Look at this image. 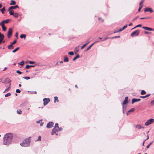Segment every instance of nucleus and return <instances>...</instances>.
Returning a JSON list of instances; mask_svg holds the SVG:
<instances>
[{"label": "nucleus", "instance_id": "56", "mask_svg": "<svg viewBox=\"0 0 154 154\" xmlns=\"http://www.w3.org/2000/svg\"><path fill=\"white\" fill-rule=\"evenodd\" d=\"M11 8V7H10L8 9V11H9L10 12V11H11V10H12V9Z\"/></svg>", "mask_w": 154, "mask_h": 154}, {"label": "nucleus", "instance_id": "12", "mask_svg": "<svg viewBox=\"0 0 154 154\" xmlns=\"http://www.w3.org/2000/svg\"><path fill=\"white\" fill-rule=\"evenodd\" d=\"M145 12L149 11L150 12H153L152 9L149 8H147L144 10Z\"/></svg>", "mask_w": 154, "mask_h": 154}, {"label": "nucleus", "instance_id": "50", "mask_svg": "<svg viewBox=\"0 0 154 154\" xmlns=\"http://www.w3.org/2000/svg\"><path fill=\"white\" fill-rule=\"evenodd\" d=\"M17 42V41L16 40H14V42H12L11 44V45H13L14 44H15V43H16Z\"/></svg>", "mask_w": 154, "mask_h": 154}, {"label": "nucleus", "instance_id": "24", "mask_svg": "<svg viewBox=\"0 0 154 154\" xmlns=\"http://www.w3.org/2000/svg\"><path fill=\"white\" fill-rule=\"evenodd\" d=\"M13 16L17 18L18 17L19 14L17 13H14Z\"/></svg>", "mask_w": 154, "mask_h": 154}, {"label": "nucleus", "instance_id": "3", "mask_svg": "<svg viewBox=\"0 0 154 154\" xmlns=\"http://www.w3.org/2000/svg\"><path fill=\"white\" fill-rule=\"evenodd\" d=\"M154 122V119H151L148 120L145 123V125L147 126L149 125L152 123Z\"/></svg>", "mask_w": 154, "mask_h": 154}, {"label": "nucleus", "instance_id": "11", "mask_svg": "<svg viewBox=\"0 0 154 154\" xmlns=\"http://www.w3.org/2000/svg\"><path fill=\"white\" fill-rule=\"evenodd\" d=\"M140 99L133 98L132 100V103L133 104L135 102H137L140 101Z\"/></svg>", "mask_w": 154, "mask_h": 154}, {"label": "nucleus", "instance_id": "40", "mask_svg": "<svg viewBox=\"0 0 154 154\" xmlns=\"http://www.w3.org/2000/svg\"><path fill=\"white\" fill-rule=\"evenodd\" d=\"M150 104L152 106L154 105V99L151 102Z\"/></svg>", "mask_w": 154, "mask_h": 154}, {"label": "nucleus", "instance_id": "32", "mask_svg": "<svg viewBox=\"0 0 154 154\" xmlns=\"http://www.w3.org/2000/svg\"><path fill=\"white\" fill-rule=\"evenodd\" d=\"M5 36L4 35H2V36L0 37V41L2 42Z\"/></svg>", "mask_w": 154, "mask_h": 154}, {"label": "nucleus", "instance_id": "59", "mask_svg": "<svg viewBox=\"0 0 154 154\" xmlns=\"http://www.w3.org/2000/svg\"><path fill=\"white\" fill-rule=\"evenodd\" d=\"M15 36H16L17 37H18V32H16V34L15 35Z\"/></svg>", "mask_w": 154, "mask_h": 154}, {"label": "nucleus", "instance_id": "41", "mask_svg": "<svg viewBox=\"0 0 154 154\" xmlns=\"http://www.w3.org/2000/svg\"><path fill=\"white\" fill-rule=\"evenodd\" d=\"M135 109L134 108L131 109L130 110L128 111V112H132L134 111Z\"/></svg>", "mask_w": 154, "mask_h": 154}, {"label": "nucleus", "instance_id": "61", "mask_svg": "<svg viewBox=\"0 0 154 154\" xmlns=\"http://www.w3.org/2000/svg\"><path fill=\"white\" fill-rule=\"evenodd\" d=\"M142 7H143V5H140V6L139 8L141 9L142 8Z\"/></svg>", "mask_w": 154, "mask_h": 154}, {"label": "nucleus", "instance_id": "25", "mask_svg": "<svg viewBox=\"0 0 154 154\" xmlns=\"http://www.w3.org/2000/svg\"><path fill=\"white\" fill-rule=\"evenodd\" d=\"M17 113L18 114H21L22 113V112L20 109H18L17 110Z\"/></svg>", "mask_w": 154, "mask_h": 154}, {"label": "nucleus", "instance_id": "34", "mask_svg": "<svg viewBox=\"0 0 154 154\" xmlns=\"http://www.w3.org/2000/svg\"><path fill=\"white\" fill-rule=\"evenodd\" d=\"M14 14V11L12 10L11 11H10L9 14L10 15H13Z\"/></svg>", "mask_w": 154, "mask_h": 154}, {"label": "nucleus", "instance_id": "23", "mask_svg": "<svg viewBox=\"0 0 154 154\" xmlns=\"http://www.w3.org/2000/svg\"><path fill=\"white\" fill-rule=\"evenodd\" d=\"M54 103H55L56 102V101H57V102H59V100L58 99V97H57V96L55 97H54Z\"/></svg>", "mask_w": 154, "mask_h": 154}, {"label": "nucleus", "instance_id": "45", "mask_svg": "<svg viewBox=\"0 0 154 154\" xmlns=\"http://www.w3.org/2000/svg\"><path fill=\"white\" fill-rule=\"evenodd\" d=\"M68 54L70 55H74V53L72 51L69 52L68 53Z\"/></svg>", "mask_w": 154, "mask_h": 154}, {"label": "nucleus", "instance_id": "26", "mask_svg": "<svg viewBox=\"0 0 154 154\" xmlns=\"http://www.w3.org/2000/svg\"><path fill=\"white\" fill-rule=\"evenodd\" d=\"M26 37V35L25 34H22L20 36V38H24V39H25Z\"/></svg>", "mask_w": 154, "mask_h": 154}, {"label": "nucleus", "instance_id": "4", "mask_svg": "<svg viewBox=\"0 0 154 154\" xmlns=\"http://www.w3.org/2000/svg\"><path fill=\"white\" fill-rule=\"evenodd\" d=\"M140 32V31L138 30H136L132 32L131 35V36L134 37V36H137L138 35Z\"/></svg>", "mask_w": 154, "mask_h": 154}, {"label": "nucleus", "instance_id": "37", "mask_svg": "<svg viewBox=\"0 0 154 154\" xmlns=\"http://www.w3.org/2000/svg\"><path fill=\"white\" fill-rule=\"evenodd\" d=\"M153 142V141H152V142H151L149 144V145H148L147 146H146V148H149L150 146V145H151L152 143Z\"/></svg>", "mask_w": 154, "mask_h": 154}, {"label": "nucleus", "instance_id": "60", "mask_svg": "<svg viewBox=\"0 0 154 154\" xmlns=\"http://www.w3.org/2000/svg\"><path fill=\"white\" fill-rule=\"evenodd\" d=\"M125 100H127L128 101V97H125Z\"/></svg>", "mask_w": 154, "mask_h": 154}, {"label": "nucleus", "instance_id": "16", "mask_svg": "<svg viewBox=\"0 0 154 154\" xmlns=\"http://www.w3.org/2000/svg\"><path fill=\"white\" fill-rule=\"evenodd\" d=\"M136 127L139 129L141 128H144L142 126L140 125L139 124L136 125Z\"/></svg>", "mask_w": 154, "mask_h": 154}, {"label": "nucleus", "instance_id": "14", "mask_svg": "<svg viewBox=\"0 0 154 154\" xmlns=\"http://www.w3.org/2000/svg\"><path fill=\"white\" fill-rule=\"evenodd\" d=\"M142 28L145 30L148 31H152V30H153V29L146 26H143L142 27Z\"/></svg>", "mask_w": 154, "mask_h": 154}, {"label": "nucleus", "instance_id": "35", "mask_svg": "<svg viewBox=\"0 0 154 154\" xmlns=\"http://www.w3.org/2000/svg\"><path fill=\"white\" fill-rule=\"evenodd\" d=\"M142 26V25L141 24H139L137 26H135V27H134L131 30H133V29H135V28H137V27H141Z\"/></svg>", "mask_w": 154, "mask_h": 154}, {"label": "nucleus", "instance_id": "43", "mask_svg": "<svg viewBox=\"0 0 154 154\" xmlns=\"http://www.w3.org/2000/svg\"><path fill=\"white\" fill-rule=\"evenodd\" d=\"M0 25H1L2 26H2H5L4 23L3 21H2L1 23H0Z\"/></svg>", "mask_w": 154, "mask_h": 154}, {"label": "nucleus", "instance_id": "62", "mask_svg": "<svg viewBox=\"0 0 154 154\" xmlns=\"http://www.w3.org/2000/svg\"><path fill=\"white\" fill-rule=\"evenodd\" d=\"M138 18V17H137L133 19V20H135L137 18Z\"/></svg>", "mask_w": 154, "mask_h": 154}, {"label": "nucleus", "instance_id": "27", "mask_svg": "<svg viewBox=\"0 0 154 154\" xmlns=\"http://www.w3.org/2000/svg\"><path fill=\"white\" fill-rule=\"evenodd\" d=\"M18 64L20 65L21 66H23L24 64V61L23 60H22L21 62L20 63H18Z\"/></svg>", "mask_w": 154, "mask_h": 154}, {"label": "nucleus", "instance_id": "28", "mask_svg": "<svg viewBox=\"0 0 154 154\" xmlns=\"http://www.w3.org/2000/svg\"><path fill=\"white\" fill-rule=\"evenodd\" d=\"M79 54H77V56L73 59V61L75 60L77 58H79Z\"/></svg>", "mask_w": 154, "mask_h": 154}, {"label": "nucleus", "instance_id": "15", "mask_svg": "<svg viewBox=\"0 0 154 154\" xmlns=\"http://www.w3.org/2000/svg\"><path fill=\"white\" fill-rule=\"evenodd\" d=\"M99 41H96L95 42H94V43H93L92 44H91L89 47H88L87 49H86L85 50V51H88V50H89L90 48H91V47L95 43H96V42H99Z\"/></svg>", "mask_w": 154, "mask_h": 154}, {"label": "nucleus", "instance_id": "29", "mask_svg": "<svg viewBox=\"0 0 154 154\" xmlns=\"http://www.w3.org/2000/svg\"><path fill=\"white\" fill-rule=\"evenodd\" d=\"M69 61V59L66 56H65L64 57V62H68Z\"/></svg>", "mask_w": 154, "mask_h": 154}, {"label": "nucleus", "instance_id": "42", "mask_svg": "<svg viewBox=\"0 0 154 154\" xmlns=\"http://www.w3.org/2000/svg\"><path fill=\"white\" fill-rule=\"evenodd\" d=\"M23 78L25 79L28 80L30 79V77H23Z\"/></svg>", "mask_w": 154, "mask_h": 154}, {"label": "nucleus", "instance_id": "5", "mask_svg": "<svg viewBox=\"0 0 154 154\" xmlns=\"http://www.w3.org/2000/svg\"><path fill=\"white\" fill-rule=\"evenodd\" d=\"M11 81L8 78H7L5 79L2 82L3 83H8L9 84V86L11 85Z\"/></svg>", "mask_w": 154, "mask_h": 154}, {"label": "nucleus", "instance_id": "38", "mask_svg": "<svg viewBox=\"0 0 154 154\" xmlns=\"http://www.w3.org/2000/svg\"><path fill=\"white\" fill-rule=\"evenodd\" d=\"M146 92L145 91L143 90H142L141 92V95H144L146 94Z\"/></svg>", "mask_w": 154, "mask_h": 154}, {"label": "nucleus", "instance_id": "17", "mask_svg": "<svg viewBox=\"0 0 154 154\" xmlns=\"http://www.w3.org/2000/svg\"><path fill=\"white\" fill-rule=\"evenodd\" d=\"M16 2L15 1L13 0H11V2L10 3V5H14L16 4Z\"/></svg>", "mask_w": 154, "mask_h": 154}, {"label": "nucleus", "instance_id": "51", "mask_svg": "<svg viewBox=\"0 0 154 154\" xmlns=\"http://www.w3.org/2000/svg\"><path fill=\"white\" fill-rule=\"evenodd\" d=\"M144 0H141V1H140V5H142V4L143 3Z\"/></svg>", "mask_w": 154, "mask_h": 154}, {"label": "nucleus", "instance_id": "30", "mask_svg": "<svg viewBox=\"0 0 154 154\" xmlns=\"http://www.w3.org/2000/svg\"><path fill=\"white\" fill-rule=\"evenodd\" d=\"M2 14H4V11L5 10V7H3L2 9L0 10Z\"/></svg>", "mask_w": 154, "mask_h": 154}, {"label": "nucleus", "instance_id": "53", "mask_svg": "<svg viewBox=\"0 0 154 154\" xmlns=\"http://www.w3.org/2000/svg\"><path fill=\"white\" fill-rule=\"evenodd\" d=\"M29 63L30 64H32L35 63V62L32 61H30L29 62Z\"/></svg>", "mask_w": 154, "mask_h": 154}, {"label": "nucleus", "instance_id": "54", "mask_svg": "<svg viewBox=\"0 0 154 154\" xmlns=\"http://www.w3.org/2000/svg\"><path fill=\"white\" fill-rule=\"evenodd\" d=\"M30 67V66L29 65H26V69H29V68Z\"/></svg>", "mask_w": 154, "mask_h": 154}, {"label": "nucleus", "instance_id": "46", "mask_svg": "<svg viewBox=\"0 0 154 154\" xmlns=\"http://www.w3.org/2000/svg\"><path fill=\"white\" fill-rule=\"evenodd\" d=\"M41 138H42V137L41 136H39L38 137V139L36 141H40L41 140Z\"/></svg>", "mask_w": 154, "mask_h": 154}, {"label": "nucleus", "instance_id": "39", "mask_svg": "<svg viewBox=\"0 0 154 154\" xmlns=\"http://www.w3.org/2000/svg\"><path fill=\"white\" fill-rule=\"evenodd\" d=\"M11 95V93H8L5 95V97H8L10 96Z\"/></svg>", "mask_w": 154, "mask_h": 154}, {"label": "nucleus", "instance_id": "52", "mask_svg": "<svg viewBox=\"0 0 154 154\" xmlns=\"http://www.w3.org/2000/svg\"><path fill=\"white\" fill-rule=\"evenodd\" d=\"M16 72L18 74H20L22 73V72H20V71L19 70H17L16 71Z\"/></svg>", "mask_w": 154, "mask_h": 154}, {"label": "nucleus", "instance_id": "47", "mask_svg": "<svg viewBox=\"0 0 154 154\" xmlns=\"http://www.w3.org/2000/svg\"><path fill=\"white\" fill-rule=\"evenodd\" d=\"M54 128H59L58 126V124L57 123L55 124V127Z\"/></svg>", "mask_w": 154, "mask_h": 154}, {"label": "nucleus", "instance_id": "9", "mask_svg": "<svg viewBox=\"0 0 154 154\" xmlns=\"http://www.w3.org/2000/svg\"><path fill=\"white\" fill-rule=\"evenodd\" d=\"M58 131H59L58 130V128H54L52 131L51 134L52 135H53L54 134H55L56 135H57V134H56V133L57 132H58Z\"/></svg>", "mask_w": 154, "mask_h": 154}, {"label": "nucleus", "instance_id": "6", "mask_svg": "<svg viewBox=\"0 0 154 154\" xmlns=\"http://www.w3.org/2000/svg\"><path fill=\"white\" fill-rule=\"evenodd\" d=\"M12 29L11 28H9L8 32L7 35L8 38H10L12 35Z\"/></svg>", "mask_w": 154, "mask_h": 154}, {"label": "nucleus", "instance_id": "57", "mask_svg": "<svg viewBox=\"0 0 154 154\" xmlns=\"http://www.w3.org/2000/svg\"><path fill=\"white\" fill-rule=\"evenodd\" d=\"M9 87L8 88H7L5 89V91H4L3 93H4L5 91H8L9 90Z\"/></svg>", "mask_w": 154, "mask_h": 154}, {"label": "nucleus", "instance_id": "58", "mask_svg": "<svg viewBox=\"0 0 154 154\" xmlns=\"http://www.w3.org/2000/svg\"><path fill=\"white\" fill-rule=\"evenodd\" d=\"M148 18V17H141L140 18V19L143 20V19H147Z\"/></svg>", "mask_w": 154, "mask_h": 154}, {"label": "nucleus", "instance_id": "31", "mask_svg": "<svg viewBox=\"0 0 154 154\" xmlns=\"http://www.w3.org/2000/svg\"><path fill=\"white\" fill-rule=\"evenodd\" d=\"M9 21H10V20L9 19H7V20H3V22L4 23H8V22Z\"/></svg>", "mask_w": 154, "mask_h": 154}, {"label": "nucleus", "instance_id": "1", "mask_svg": "<svg viewBox=\"0 0 154 154\" xmlns=\"http://www.w3.org/2000/svg\"><path fill=\"white\" fill-rule=\"evenodd\" d=\"M13 134L11 133L6 134L3 138V144L6 145H8L12 142Z\"/></svg>", "mask_w": 154, "mask_h": 154}, {"label": "nucleus", "instance_id": "49", "mask_svg": "<svg viewBox=\"0 0 154 154\" xmlns=\"http://www.w3.org/2000/svg\"><path fill=\"white\" fill-rule=\"evenodd\" d=\"M16 92L17 93H20V91L19 89H17L16 90Z\"/></svg>", "mask_w": 154, "mask_h": 154}, {"label": "nucleus", "instance_id": "18", "mask_svg": "<svg viewBox=\"0 0 154 154\" xmlns=\"http://www.w3.org/2000/svg\"><path fill=\"white\" fill-rule=\"evenodd\" d=\"M14 48V47L13 46V45H11V44L8 46V48L9 49H13Z\"/></svg>", "mask_w": 154, "mask_h": 154}, {"label": "nucleus", "instance_id": "7", "mask_svg": "<svg viewBox=\"0 0 154 154\" xmlns=\"http://www.w3.org/2000/svg\"><path fill=\"white\" fill-rule=\"evenodd\" d=\"M43 100L44 101V105L45 106L50 101V99L49 98H45L43 99Z\"/></svg>", "mask_w": 154, "mask_h": 154}, {"label": "nucleus", "instance_id": "13", "mask_svg": "<svg viewBox=\"0 0 154 154\" xmlns=\"http://www.w3.org/2000/svg\"><path fill=\"white\" fill-rule=\"evenodd\" d=\"M127 25H125V26H124L122 28L120 29L119 30H118V31H117V32H114V33H116V32H120L122 31L123 30H124L125 28H127Z\"/></svg>", "mask_w": 154, "mask_h": 154}, {"label": "nucleus", "instance_id": "33", "mask_svg": "<svg viewBox=\"0 0 154 154\" xmlns=\"http://www.w3.org/2000/svg\"><path fill=\"white\" fill-rule=\"evenodd\" d=\"M19 47H18L17 48H16L14 50H13V51H12V52L13 53H14L15 52H16L19 49Z\"/></svg>", "mask_w": 154, "mask_h": 154}, {"label": "nucleus", "instance_id": "63", "mask_svg": "<svg viewBox=\"0 0 154 154\" xmlns=\"http://www.w3.org/2000/svg\"><path fill=\"white\" fill-rule=\"evenodd\" d=\"M145 33L146 34H149V32L146 31H145Z\"/></svg>", "mask_w": 154, "mask_h": 154}, {"label": "nucleus", "instance_id": "19", "mask_svg": "<svg viewBox=\"0 0 154 154\" xmlns=\"http://www.w3.org/2000/svg\"><path fill=\"white\" fill-rule=\"evenodd\" d=\"M90 43V42L88 41L87 43L84 44L83 45L81 46V49H83L88 44H89Z\"/></svg>", "mask_w": 154, "mask_h": 154}, {"label": "nucleus", "instance_id": "55", "mask_svg": "<svg viewBox=\"0 0 154 154\" xmlns=\"http://www.w3.org/2000/svg\"><path fill=\"white\" fill-rule=\"evenodd\" d=\"M62 128H58V131H62Z\"/></svg>", "mask_w": 154, "mask_h": 154}, {"label": "nucleus", "instance_id": "10", "mask_svg": "<svg viewBox=\"0 0 154 154\" xmlns=\"http://www.w3.org/2000/svg\"><path fill=\"white\" fill-rule=\"evenodd\" d=\"M128 101L126 100H124V101L123 102V103H122V107H123V113H124V109H126V106H124V105L127 104L128 103Z\"/></svg>", "mask_w": 154, "mask_h": 154}, {"label": "nucleus", "instance_id": "48", "mask_svg": "<svg viewBox=\"0 0 154 154\" xmlns=\"http://www.w3.org/2000/svg\"><path fill=\"white\" fill-rule=\"evenodd\" d=\"M109 38H110V37H106V38H104V39H103V40H102V41H105V40H106L107 39H109Z\"/></svg>", "mask_w": 154, "mask_h": 154}, {"label": "nucleus", "instance_id": "20", "mask_svg": "<svg viewBox=\"0 0 154 154\" xmlns=\"http://www.w3.org/2000/svg\"><path fill=\"white\" fill-rule=\"evenodd\" d=\"M150 95V94H147V95H146L145 96H140V98H146L149 96Z\"/></svg>", "mask_w": 154, "mask_h": 154}, {"label": "nucleus", "instance_id": "36", "mask_svg": "<svg viewBox=\"0 0 154 154\" xmlns=\"http://www.w3.org/2000/svg\"><path fill=\"white\" fill-rule=\"evenodd\" d=\"M2 29L4 31H6L7 29V28L5 26H2Z\"/></svg>", "mask_w": 154, "mask_h": 154}, {"label": "nucleus", "instance_id": "44", "mask_svg": "<svg viewBox=\"0 0 154 154\" xmlns=\"http://www.w3.org/2000/svg\"><path fill=\"white\" fill-rule=\"evenodd\" d=\"M120 37V36H115L113 37H112L111 38L112 39H114V38H119Z\"/></svg>", "mask_w": 154, "mask_h": 154}, {"label": "nucleus", "instance_id": "64", "mask_svg": "<svg viewBox=\"0 0 154 154\" xmlns=\"http://www.w3.org/2000/svg\"><path fill=\"white\" fill-rule=\"evenodd\" d=\"M149 138V137L148 136V135H147V138L145 140V141H146V140H147V139H148Z\"/></svg>", "mask_w": 154, "mask_h": 154}, {"label": "nucleus", "instance_id": "8", "mask_svg": "<svg viewBox=\"0 0 154 154\" xmlns=\"http://www.w3.org/2000/svg\"><path fill=\"white\" fill-rule=\"evenodd\" d=\"M54 124V123L53 122H50L47 124L46 127L48 128H51L53 127Z\"/></svg>", "mask_w": 154, "mask_h": 154}, {"label": "nucleus", "instance_id": "2", "mask_svg": "<svg viewBox=\"0 0 154 154\" xmlns=\"http://www.w3.org/2000/svg\"><path fill=\"white\" fill-rule=\"evenodd\" d=\"M31 137H29L28 138H26L22 142L20 143V145L23 147H27L29 146L30 143L31 141L30 138Z\"/></svg>", "mask_w": 154, "mask_h": 154}, {"label": "nucleus", "instance_id": "22", "mask_svg": "<svg viewBox=\"0 0 154 154\" xmlns=\"http://www.w3.org/2000/svg\"><path fill=\"white\" fill-rule=\"evenodd\" d=\"M79 45L78 47H76L75 49V50H74V51L75 52H78L79 51V49L78 48L79 47Z\"/></svg>", "mask_w": 154, "mask_h": 154}, {"label": "nucleus", "instance_id": "21", "mask_svg": "<svg viewBox=\"0 0 154 154\" xmlns=\"http://www.w3.org/2000/svg\"><path fill=\"white\" fill-rule=\"evenodd\" d=\"M19 8V6H18V5H16L15 6H11V8L12 9H15L16 8Z\"/></svg>", "mask_w": 154, "mask_h": 154}]
</instances>
